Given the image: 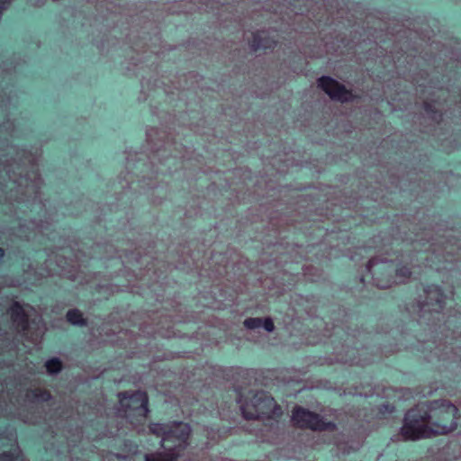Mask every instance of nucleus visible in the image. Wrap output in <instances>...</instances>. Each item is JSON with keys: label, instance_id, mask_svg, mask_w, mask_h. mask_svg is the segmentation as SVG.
Masks as SVG:
<instances>
[{"label": "nucleus", "instance_id": "obj_1", "mask_svg": "<svg viewBox=\"0 0 461 461\" xmlns=\"http://www.w3.org/2000/svg\"><path fill=\"white\" fill-rule=\"evenodd\" d=\"M457 407L447 400H434L410 409L401 428L405 439L417 440L446 435L456 429Z\"/></svg>", "mask_w": 461, "mask_h": 461}, {"label": "nucleus", "instance_id": "obj_2", "mask_svg": "<svg viewBox=\"0 0 461 461\" xmlns=\"http://www.w3.org/2000/svg\"><path fill=\"white\" fill-rule=\"evenodd\" d=\"M240 411L246 420L270 419L280 411L275 399L265 392H257L249 402L241 403Z\"/></svg>", "mask_w": 461, "mask_h": 461}, {"label": "nucleus", "instance_id": "obj_3", "mask_svg": "<svg viewBox=\"0 0 461 461\" xmlns=\"http://www.w3.org/2000/svg\"><path fill=\"white\" fill-rule=\"evenodd\" d=\"M292 421L296 428L312 431H334L337 425L334 421L325 420L320 414L302 406H295L292 411Z\"/></svg>", "mask_w": 461, "mask_h": 461}, {"label": "nucleus", "instance_id": "obj_4", "mask_svg": "<svg viewBox=\"0 0 461 461\" xmlns=\"http://www.w3.org/2000/svg\"><path fill=\"white\" fill-rule=\"evenodd\" d=\"M120 405L125 412H134L140 420H145L149 413V396L145 391L132 393L121 392L117 394Z\"/></svg>", "mask_w": 461, "mask_h": 461}, {"label": "nucleus", "instance_id": "obj_5", "mask_svg": "<svg viewBox=\"0 0 461 461\" xmlns=\"http://www.w3.org/2000/svg\"><path fill=\"white\" fill-rule=\"evenodd\" d=\"M317 86L331 100L340 103H348L356 100L358 96L354 95L352 90L348 89L343 84L339 83L330 76H321L317 79Z\"/></svg>", "mask_w": 461, "mask_h": 461}, {"label": "nucleus", "instance_id": "obj_6", "mask_svg": "<svg viewBox=\"0 0 461 461\" xmlns=\"http://www.w3.org/2000/svg\"><path fill=\"white\" fill-rule=\"evenodd\" d=\"M8 313L12 322L16 325V328L19 330L23 332L29 330L30 318L24 309V306L21 303L18 301H13L8 309Z\"/></svg>", "mask_w": 461, "mask_h": 461}, {"label": "nucleus", "instance_id": "obj_7", "mask_svg": "<svg viewBox=\"0 0 461 461\" xmlns=\"http://www.w3.org/2000/svg\"><path fill=\"white\" fill-rule=\"evenodd\" d=\"M276 45L277 41L265 31L254 32L249 41V47L254 52L260 50H273Z\"/></svg>", "mask_w": 461, "mask_h": 461}, {"label": "nucleus", "instance_id": "obj_8", "mask_svg": "<svg viewBox=\"0 0 461 461\" xmlns=\"http://www.w3.org/2000/svg\"><path fill=\"white\" fill-rule=\"evenodd\" d=\"M166 433L169 434V438H175L179 442L186 445L191 437L192 429L188 423L174 421L169 430Z\"/></svg>", "mask_w": 461, "mask_h": 461}, {"label": "nucleus", "instance_id": "obj_9", "mask_svg": "<svg viewBox=\"0 0 461 461\" xmlns=\"http://www.w3.org/2000/svg\"><path fill=\"white\" fill-rule=\"evenodd\" d=\"M179 455L174 450L157 451L151 454H145L144 461H178Z\"/></svg>", "mask_w": 461, "mask_h": 461}, {"label": "nucleus", "instance_id": "obj_10", "mask_svg": "<svg viewBox=\"0 0 461 461\" xmlns=\"http://www.w3.org/2000/svg\"><path fill=\"white\" fill-rule=\"evenodd\" d=\"M66 319L72 325L85 327L87 325V320L78 309H71L67 312Z\"/></svg>", "mask_w": 461, "mask_h": 461}, {"label": "nucleus", "instance_id": "obj_11", "mask_svg": "<svg viewBox=\"0 0 461 461\" xmlns=\"http://www.w3.org/2000/svg\"><path fill=\"white\" fill-rule=\"evenodd\" d=\"M27 396H31V401L32 402H49L52 399L50 391L42 388L30 389Z\"/></svg>", "mask_w": 461, "mask_h": 461}, {"label": "nucleus", "instance_id": "obj_12", "mask_svg": "<svg viewBox=\"0 0 461 461\" xmlns=\"http://www.w3.org/2000/svg\"><path fill=\"white\" fill-rule=\"evenodd\" d=\"M44 366L49 375H57L63 369V363L59 357H51L48 359Z\"/></svg>", "mask_w": 461, "mask_h": 461}, {"label": "nucleus", "instance_id": "obj_13", "mask_svg": "<svg viewBox=\"0 0 461 461\" xmlns=\"http://www.w3.org/2000/svg\"><path fill=\"white\" fill-rule=\"evenodd\" d=\"M149 429L153 434L162 437V442H165L169 439V434L166 433L170 429V427H168L167 425L155 423V424H152L149 427Z\"/></svg>", "mask_w": 461, "mask_h": 461}, {"label": "nucleus", "instance_id": "obj_14", "mask_svg": "<svg viewBox=\"0 0 461 461\" xmlns=\"http://www.w3.org/2000/svg\"><path fill=\"white\" fill-rule=\"evenodd\" d=\"M433 289L437 294L436 298V305L439 310H443L445 307V294L442 289L438 285L429 286L428 289L425 290L426 293H429Z\"/></svg>", "mask_w": 461, "mask_h": 461}, {"label": "nucleus", "instance_id": "obj_15", "mask_svg": "<svg viewBox=\"0 0 461 461\" xmlns=\"http://www.w3.org/2000/svg\"><path fill=\"white\" fill-rule=\"evenodd\" d=\"M262 322H263V319L261 318H258V317H256V318H253V317H250V318H247L243 324L244 326L249 329V330H255L257 328H260L262 327Z\"/></svg>", "mask_w": 461, "mask_h": 461}, {"label": "nucleus", "instance_id": "obj_16", "mask_svg": "<svg viewBox=\"0 0 461 461\" xmlns=\"http://www.w3.org/2000/svg\"><path fill=\"white\" fill-rule=\"evenodd\" d=\"M423 109L429 115L438 116L439 119L442 117V113L437 109L436 105L429 101L423 103Z\"/></svg>", "mask_w": 461, "mask_h": 461}, {"label": "nucleus", "instance_id": "obj_17", "mask_svg": "<svg viewBox=\"0 0 461 461\" xmlns=\"http://www.w3.org/2000/svg\"><path fill=\"white\" fill-rule=\"evenodd\" d=\"M395 273L398 276L409 278L411 276V270L409 266H399L396 267Z\"/></svg>", "mask_w": 461, "mask_h": 461}, {"label": "nucleus", "instance_id": "obj_18", "mask_svg": "<svg viewBox=\"0 0 461 461\" xmlns=\"http://www.w3.org/2000/svg\"><path fill=\"white\" fill-rule=\"evenodd\" d=\"M262 327L268 332H272L275 330V324L271 318L263 319Z\"/></svg>", "mask_w": 461, "mask_h": 461}, {"label": "nucleus", "instance_id": "obj_19", "mask_svg": "<svg viewBox=\"0 0 461 461\" xmlns=\"http://www.w3.org/2000/svg\"><path fill=\"white\" fill-rule=\"evenodd\" d=\"M0 461H14V458L11 453L4 452L0 455Z\"/></svg>", "mask_w": 461, "mask_h": 461}, {"label": "nucleus", "instance_id": "obj_20", "mask_svg": "<svg viewBox=\"0 0 461 461\" xmlns=\"http://www.w3.org/2000/svg\"><path fill=\"white\" fill-rule=\"evenodd\" d=\"M10 3V0H0V15L5 10L6 5Z\"/></svg>", "mask_w": 461, "mask_h": 461}, {"label": "nucleus", "instance_id": "obj_21", "mask_svg": "<svg viewBox=\"0 0 461 461\" xmlns=\"http://www.w3.org/2000/svg\"><path fill=\"white\" fill-rule=\"evenodd\" d=\"M5 255V249L3 248H0V265L3 263Z\"/></svg>", "mask_w": 461, "mask_h": 461}, {"label": "nucleus", "instance_id": "obj_22", "mask_svg": "<svg viewBox=\"0 0 461 461\" xmlns=\"http://www.w3.org/2000/svg\"><path fill=\"white\" fill-rule=\"evenodd\" d=\"M372 266H373V261L370 259V260H368V262H367V264H366V267H367L368 269H370V268L372 267Z\"/></svg>", "mask_w": 461, "mask_h": 461}, {"label": "nucleus", "instance_id": "obj_23", "mask_svg": "<svg viewBox=\"0 0 461 461\" xmlns=\"http://www.w3.org/2000/svg\"><path fill=\"white\" fill-rule=\"evenodd\" d=\"M384 407L386 410H388V409H389V407H390V405H389V404H386V405H384Z\"/></svg>", "mask_w": 461, "mask_h": 461}]
</instances>
